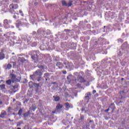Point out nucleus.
I'll use <instances>...</instances> for the list:
<instances>
[{"instance_id":"a878e982","label":"nucleus","mask_w":129,"mask_h":129,"mask_svg":"<svg viewBox=\"0 0 129 129\" xmlns=\"http://www.w3.org/2000/svg\"><path fill=\"white\" fill-rule=\"evenodd\" d=\"M123 42V40L121 39H118V43H122Z\"/></svg>"},{"instance_id":"20e7f679","label":"nucleus","mask_w":129,"mask_h":129,"mask_svg":"<svg viewBox=\"0 0 129 129\" xmlns=\"http://www.w3.org/2000/svg\"><path fill=\"white\" fill-rule=\"evenodd\" d=\"M75 81H78V82H80L81 83H82V82H85L84 78H83L82 77H78L77 79L75 80Z\"/></svg>"},{"instance_id":"5701e85b","label":"nucleus","mask_w":129,"mask_h":129,"mask_svg":"<svg viewBox=\"0 0 129 129\" xmlns=\"http://www.w3.org/2000/svg\"><path fill=\"white\" fill-rule=\"evenodd\" d=\"M48 76H49V74H44V77H45V80H47V78H48Z\"/></svg>"},{"instance_id":"aec40b11","label":"nucleus","mask_w":129,"mask_h":129,"mask_svg":"<svg viewBox=\"0 0 129 129\" xmlns=\"http://www.w3.org/2000/svg\"><path fill=\"white\" fill-rule=\"evenodd\" d=\"M22 113H23V109H20L18 112V115H22Z\"/></svg>"},{"instance_id":"423d86ee","label":"nucleus","mask_w":129,"mask_h":129,"mask_svg":"<svg viewBox=\"0 0 129 129\" xmlns=\"http://www.w3.org/2000/svg\"><path fill=\"white\" fill-rule=\"evenodd\" d=\"M6 115H7V112L5 110H3L0 114V117H1V118H5Z\"/></svg>"},{"instance_id":"f3484780","label":"nucleus","mask_w":129,"mask_h":129,"mask_svg":"<svg viewBox=\"0 0 129 129\" xmlns=\"http://www.w3.org/2000/svg\"><path fill=\"white\" fill-rule=\"evenodd\" d=\"M6 83L8 84V85H11L12 84V80H8L6 81Z\"/></svg>"},{"instance_id":"4c0bfd02","label":"nucleus","mask_w":129,"mask_h":129,"mask_svg":"<svg viewBox=\"0 0 129 129\" xmlns=\"http://www.w3.org/2000/svg\"><path fill=\"white\" fill-rule=\"evenodd\" d=\"M47 35H49L50 34V30H47Z\"/></svg>"},{"instance_id":"393cba45","label":"nucleus","mask_w":129,"mask_h":129,"mask_svg":"<svg viewBox=\"0 0 129 129\" xmlns=\"http://www.w3.org/2000/svg\"><path fill=\"white\" fill-rule=\"evenodd\" d=\"M72 6V1H70L68 4V7H71Z\"/></svg>"},{"instance_id":"ddd939ff","label":"nucleus","mask_w":129,"mask_h":129,"mask_svg":"<svg viewBox=\"0 0 129 129\" xmlns=\"http://www.w3.org/2000/svg\"><path fill=\"white\" fill-rule=\"evenodd\" d=\"M56 66L58 67L59 68H62L63 64L60 62H57L56 63Z\"/></svg>"},{"instance_id":"6ab92c4d","label":"nucleus","mask_w":129,"mask_h":129,"mask_svg":"<svg viewBox=\"0 0 129 129\" xmlns=\"http://www.w3.org/2000/svg\"><path fill=\"white\" fill-rule=\"evenodd\" d=\"M12 68V64H8L7 65V67L6 68V69H8V70H10Z\"/></svg>"},{"instance_id":"13d9d810","label":"nucleus","mask_w":129,"mask_h":129,"mask_svg":"<svg viewBox=\"0 0 129 129\" xmlns=\"http://www.w3.org/2000/svg\"><path fill=\"white\" fill-rule=\"evenodd\" d=\"M66 68H67V66H66Z\"/></svg>"},{"instance_id":"603ef678","label":"nucleus","mask_w":129,"mask_h":129,"mask_svg":"<svg viewBox=\"0 0 129 129\" xmlns=\"http://www.w3.org/2000/svg\"><path fill=\"white\" fill-rule=\"evenodd\" d=\"M121 99H122V96H121Z\"/></svg>"},{"instance_id":"79ce46f5","label":"nucleus","mask_w":129,"mask_h":129,"mask_svg":"<svg viewBox=\"0 0 129 129\" xmlns=\"http://www.w3.org/2000/svg\"><path fill=\"white\" fill-rule=\"evenodd\" d=\"M37 5H38V3L37 2L34 3V6H37Z\"/></svg>"},{"instance_id":"4d7b16f0","label":"nucleus","mask_w":129,"mask_h":129,"mask_svg":"<svg viewBox=\"0 0 129 129\" xmlns=\"http://www.w3.org/2000/svg\"><path fill=\"white\" fill-rule=\"evenodd\" d=\"M64 64H66V62H64Z\"/></svg>"},{"instance_id":"c756f323","label":"nucleus","mask_w":129,"mask_h":129,"mask_svg":"<svg viewBox=\"0 0 129 129\" xmlns=\"http://www.w3.org/2000/svg\"><path fill=\"white\" fill-rule=\"evenodd\" d=\"M14 19H18L19 18V16H17L16 15L13 16Z\"/></svg>"},{"instance_id":"2f4dec72","label":"nucleus","mask_w":129,"mask_h":129,"mask_svg":"<svg viewBox=\"0 0 129 129\" xmlns=\"http://www.w3.org/2000/svg\"><path fill=\"white\" fill-rule=\"evenodd\" d=\"M20 125H21V122H19L17 124V126H20Z\"/></svg>"},{"instance_id":"473e14b6","label":"nucleus","mask_w":129,"mask_h":129,"mask_svg":"<svg viewBox=\"0 0 129 129\" xmlns=\"http://www.w3.org/2000/svg\"><path fill=\"white\" fill-rule=\"evenodd\" d=\"M96 93V91L95 90L93 91V94H95Z\"/></svg>"},{"instance_id":"9b49d317","label":"nucleus","mask_w":129,"mask_h":129,"mask_svg":"<svg viewBox=\"0 0 129 129\" xmlns=\"http://www.w3.org/2000/svg\"><path fill=\"white\" fill-rule=\"evenodd\" d=\"M21 25H22V26H27L28 22H27V20H24L21 21Z\"/></svg>"},{"instance_id":"37998d69","label":"nucleus","mask_w":129,"mask_h":129,"mask_svg":"<svg viewBox=\"0 0 129 129\" xmlns=\"http://www.w3.org/2000/svg\"><path fill=\"white\" fill-rule=\"evenodd\" d=\"M10 28H12V29H14V28H15V27L14 26H11V27H10Z\"/></svg>"},{"instance_id":"b1692460","label":"nucleus","mask_w":129,"mask_h":129,"mask_svg":"<svg viewBox=\"0 0 129 129\" xmlns=\"http://www.w3.org/2000/svg\"><path fill=\"white\" fill-rule=\"evenodd\" d=\"M37 32L38 33V34H43V30L42 29H39L37 31Z\"/></svg>"},{"instance_id":"f704fd0d","label":"nucleus","mask_w":129,"mask_h":129,"mask_svg":"<svg viewBox=\"0 0 129 129\" xmlns=\"http://www.w3.org/2000/svg\"><path fill=\"white\" fill-rule=\"evenodd\" d=\"M63 74H67V72H66V71H64L63 72H62Z\"/></svg>"},{"instance_id":"bb28decb","label":"nucleus","mask_w":129,"mask_h":129,"mask_svg":"<svg viewBox=\"0 0 129 129\" xmlns=\"http://www.w3.org/2000/svg\"><path fill=\"white\" fill-rule=\"evenodd\" d=\"M19 13L22 17H24V13H23V11L22 10H19Z\"/></svg>"},{"instance_id":"864d4df0","label":"nucleus","mask_w":129,"mask_h":129,"mask_svg":"<svg viewBox=\"0 0 129 129\" xmlns=\"http://www.w3.org/2000/svg\"><path fill=\"white\" fill-rule=\"evenodd\" d=\"M17 129H21V128H18Z\"/></svg>"},{"instance_id":"c85d7f7f","label":"nucleus","mask_w":129,"mask_h":129,"mask_svg":"<svg viewBox=\"0 0 129 129\" xmlns=\"http://www.w3.org/2000/svg\"><path fill=\"white\" fill-rule=\"evenodd\" d=\"M84 116H81L80 120H84Z\"/></svg>"},{"instance_id":"6e6552de","label":"nucleus","mask_w":129,"mask_h":129,"mask_svg":"<svg viewBox=\"0 0 129 129\" xmlns=\"http://www.w3.org/2000/svg\"><path fill=\"white\" fill-rule=\"evenodd\" d=\"M16 28H20V26H22V21L20 20H18L16 21Z\"/></svg>"},{"instance_id":"f257e3e1","label":"nucleus","mask_w":129,"mask_h":129,"mask_svg":"<svg viewBox=\"0 0 129 129\" xmlns=\"http://www.w3.org/2000/svg\"><path fill=\"white\" fill-rule=\"evenodd\" d=\"M39 55V51H32V53L31 54V58L34 60V63H37L39 61V58H38V55Z\"/></svg>"},{"instance_id":"c03bdc74","label":"nucleus","mask_w":129,"mask_h":129,"mask_svg":"<svg viewBox=\"0 0 129 129\" xmlns=\"http://www.w3.org/2000/svg\"><path fill=\"white\" fill-rule=\"evenodd\" d=\"M0 104H3V101H0Z\"/></svg>"},{"instance_id":"412c9836","label":"nucleus","mask_w":129,"mask_h":129,"mask_svg":"<svg viewBox=\"0 0 129 129\" xmlns=\"http://www.w3.org/2000/svg\"><path fill=\"white\" fill-rule=\"evenodd\" d=\"M110 108H111L112 109V110H113V109H114V104L112 103L111 104V105L110 106Z\"/></svg>"},{"instance_id":"f8f14e48","label":"nucleus","mask_w":129,"mask_h":129,"mask_svg":"<svg viewBox=\"0 0 129 129\" xmlns=\"http://www.w3.org/2000/svg\"><path fill=\"white\" fill-rule=\"evenodd\" d=\"M5 53H4L3 51H2L1 52H0V60H3L5 59Z\"/></svg>"},{"instance_id":"9d476101","label":"nucleus","mask_w":129,"mask_h":129,"mask_svg":"<svg viewBox=\"0 0 129 129\" xmlns=\"http://www.w3.org/2000/svg\"><path fill=\"white\" fill-rule=\"evenodd\" d=\"M62 107H63V105H62V104H57V105L56 106V110H60V109H61Z\"/></svg>"},{"instance_id":"a18cd8bd","label":"nucleus","mask_w":129,"mask_h":129,"mask_svg":"<svg viewBox=\"0 0 129 129\" xmlns=\"http://www.w3.org/2000/svg\"><path fill=\"white\" fill-rule=\"evenodd\" d=\"M10 110H11V107H9V108H8V111H10Z\"/></svg>"},{"instance_id":"4468645a","label":"nucleus","mask_w":129,"mask_h":129,"mask_svg":"<svg viewBox=\"0 0 129 129\" xmlns=\"http://www.w3.org/2000/svg\"><path fill=\"white\" fill-rule=\"evenodd\" d=\"M53 97L54 99V101H59V100H60V97H59V96H53Z\"/></svg>"},{"instance_id":"f03ea898","label":"nucleus","mask_w":129,"mask_h":129,"mask_svg":"<svg viewBox=\"0 0 129 129\" xmlns=\"http://www.w3.org/2000/svg\"><path fill=\"white\" fill-rule=\"evenodd\" d=\"M10 24H12V20L8 19H5L4 20L3 26L6 29H10L11 28Z\"/></svg>"},{"instance_id":"de8ad7c7","label":"nucleus","mask_w":129,"mask_h":129,"mask_svg":"<svg viewBox=\"0 0 129 129\" xmlns=\"http://www.w3.org/2000/svg\"><path fill=\"white\" fill-rule=\"evenodd\" d=\"M9 121H13V120H11V119H9Z\"/></svg>"},{"instance_id":"c9c22d12","label":"nucleus","mask_w":129,"mask_h":129,"mask_svg":"<svg viewBox=\"0 0 129 129\" xmlns=\"http://www.w3.org/2000/svg\"><path fill=\"white\" fill-rule=\"evenodd\" d=\"M34 77H35V75L30 76L31 78H34Z\"/></svg>"},{"instance_id":"58836bf2","label":"nucleus","mask_w":129,"mask_h":129,"mask_svg":"<svg viewBox=\"0 0 129 129\" xmlns=\"http://www.w3.org/2000/svg\"><path fill=\"white\" fill-rule=\"evenodd\" d=\"M13 88L14 89H16V88H18V87L17 86H13Z\"/></svg>"},{"instance_id":"ea45409f","label":"nucleus","mask_w":129,"mask_h":129,"mask_svg":"<svg viewBox=\"0 0 129 129\" xmlns=\"http://www.w3.org/2000/svg\"><path fill=\"white\" fill-rule=\"evenodd\" d=\"M68 80H70V76L67 77Z\"/></svg>"},{"instance_id":"39448f33","label":"nucleus","mask_w":129,"mask_h":129,"mask_svg":"<svg viewBox=\"0 0 129 129\" xmlns=\"http://www.w3.org/2000/svg\"><path fill=\"white\" fill-rule=\"evenodd\" d=\"M11 81L12 82H13V83L14 82H18V79H17V77L16 76V75L14 74L12 75Z\"/></svg>"},{"instance_id":"6e6d98bb","label":"nucleus","mask_w":129,"mask_h":129,"mask_svg":"<svg viewBox=\"0 0 129 129\" xmlns=\"http://www.w3.org/2000/svg\"><path fill=\"white\" fill-rule=\"evenodd\" d=\"M17 15H19V14L17 13Z\"/></svg>"},{"instance_id":"7ed1b4c3","label":"nucleus","mask_w":129,"mask_h":129,"mask_svg":"<svg viewBox=\"0 0 129 129\" xmlns=\"http://www.w3.org/2000/svg\"><path fill=\"white\" fill-rule=\"evenodd\" d=\"M10 12L14 13L15 12V10H17V9H19V5L18 4H11L10 6Z\"/></svg>"},{"instance_id":"7c9ffc66","label":"nucleus","mask_w":129,"mask_h":129,"mask_svg":"<svg viewBox=\"0 0 129 129\" xmlns=\"http://www.w3.org/2000/svg\"><path fill=\"white\" fill-rule=\"evenodd\" d=\"M35 86H36L37 87H39V86H40V84L38 83V84H35Z\"/></svg>"},{"instance_id":"a211bd4d","label":"nucleus","mask_w":129,"mask_h":129,"mask_svg":"<svg viewBox=\"0 0 129 129\" xmlns=\"http://www.w3.org/2000/svg\"><path fill=\"white\" fill-rule=\"evenodd\" d=\"M62 6H65L66 7H68V4H67V3H66V1H62Z\"/></svg>"},{"instance_id":"a19ab883","label":"nucleus","mask_w":129,"mask_h":129,"mask_svg":"<svg viewBox=\"0 0 129 129\" xmlns=\"http://www.w3.org/2000/svg\"><path fill=\"white\" fill-rule=\"evenodd\" d=\"M40 79H41V76H39V79L37 80V81H40Z\"/></svg>"},{"instance_id":"3c124183","label":"nucleus","mask_w":129,"mask_h":129,"mask_svg":"<svg viewBox=\"0 0 129 129\" xmlns=\"http://www.w3.org/2000/svg\"><path fill=\"white\" fill-rule=\"evenodd\" d=\"M50 23H52V21L50 20Z\"/></svg>"},{"instance_id":"1a4fd4ad","label":"nucleus","mask_w":129,"mask_h":129,"mask_svg":"<svg viewBox=\"0 0 129 129\" xmlns=\"http://www.w3.org/2000/svg\"><path fill=\"white\" fill-rule=\"evenodd\" d=\"M35 75H38V76H42V72H41L40 70H37L35 73Z\"/></svg>"},{"instance_id":"8fccbe9b","label":"nucleus","mask_w":129,"mask_h":129,"mask_svg":"<svg viewBox=\"0 0 129 129\" xmlns=\"http://www.w3.org/2000/svg\"><path fill=\"white\" fill-rule=\"evenodd\" d=\"M92 122V120H90V122Z\"/></svg>"},{"instance_id":"2eb2a0df","label":"nucleus","mask_w":129,"mask_h":129,"mask_svg":"<svg viewBox=\"0 0 129 129\" xmlns=\"http://www.w3.org/2000/svg\"><path fill=\"white\" fill-rule=\"evenodd\" d=\"M31 114V113H30V111H28L27 112L24 114V116L25 117H27Z\"/></svg>"},{"instance_id":"5fc2aeb1","label":"nucleus","mask_w":129,"mask_h":129,"mask_svg":"<svg viewBox=\"0 0 129 129\" xmlns=\"http://www.w3.org/2000/svg\"><path fill=\"white\" fill-rule=\"evenodd\" d=\"M104 28H106V26H104Z\"/></svg>"},{"instance_id":"dca6fc26","label":"nucleus","mask_w":129,"mask_h":129,"mask_svg":"<svg viewBox=\"0 0 129 129\" xmlns=\"http://www.w3.org/2000/svg\"><path fill=\"white\" fill-rule=\"evenodd\" d=\"M0 88H1V90H4L6 89V85H5V84L1 85Z\"/></svg>"},{"instance_id":"72a5a7b5","label":"nucleus","mask_w":129,"mask_h":129,"mask_svg":"<svg viewBox=\"0 0 129 129\" xmlns=\"http://www.w3.org/2000/svg\"><path fill=\"white\" fill-rule=\"evenodd\" d=\"M14 3H18L19 0H13Z\"/></svg>"},{"instance_id":"cd10ccee","label":"nucleus","mask_w":129,"mask_h":129,"mask_svg":"<svg viewBox=\"0 0 129 129\" xmlns=\"http://www.w3.org/2000/svg\"><path fill=\"white\" fill-rule=\"evenodd\" d=\"M38 68H39V69H41V70L44 69V67H43V66H38Z\"/></svg>"},{"instance_id":"49530a36","label":"nucleus","mask_w":129,"mask_h":129,"mask_svg":"<svg viewBox=\"0 0 129 129\" xmlns=\"http://www.w3.org/2000/svg\"><path fill=\"white\" fill-rule=\"evenodd\" d=\"M2 32H3V30H2V29H0V33H2Z\"/></svg>"},{"instance_id":"4be33fe9","label":"nucleus","mask_w":129,"mask_h":129,"mask_svg":"<svg viewBox=\"0 0 129 129\" xmlns=\"http://www.w3.org/2000/svg\"><path fill=\"white\" fill-rule=\"evenodd\" d=\"M66 108H70V105L69 104V103L67 102L66 103Z\"/></svg>"},{"instance_id":"0eeeda50","label":"nucleus","mask_w":129,"mask_h":129,"mask_svg":"<svg viewBox=\"0 0 129 129\" xmlns=\"http://www.w3.org/2000/svg\"><path fill=\"white\" fill-rule=\"evenodd\" d=\"M91 97V94L90 93V92H88L85 94V98L87 100H89Z\"/></svg>"},{"instance_id":"e433bc0d","label":"nucleus","mask_w":129,"mask_h":129,"mask_svg":"<svg viewBox=\"0 0 129 129\" xmlns=\"http://www.w3.org/2000/svg\"><path fill=\"white\" fill-rule=\"evenodd\" d=\"M107 111H109V108H108L107 109L105 110V112H107Z\"/></svg>"},{"instance_id":"09e8293b","label":"nucleus","mask_w":129,"mask_h":129,"mask_svg":"<svg viewBox=\"0 0 129 129\" xmlns=\"http://www.w3.org/2000/svg\"><path fill=\"white\" fill-rule=\"evenodd\" d=\"M121 80H123V78H121Z\"/></svg>"}]
</instances>
